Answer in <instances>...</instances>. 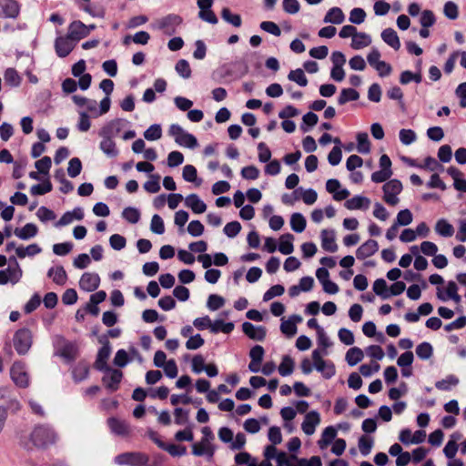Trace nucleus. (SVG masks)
Segmentation results:
<instances>
[{
    "label": "nucleus",
    "instance_id": "obj_1",
    "mask_svg": "<svg viewBox=\"0 0 466 466\" xmlns=\"http://www.w3.org/2000/svg\"><path fill=\"white\" fill-rule=\"evenodd\" d=\"M30 439L35 446L45 448L56 441L57 434L50 425L39 424L34 428Z\"/></svg>",
    "mask_w": 466,
    "mask_h": 466
},
{
    "label": "nucleus",
    "instance_id": "obj_2",
    "mask_svg": "<svg viewBox=\"0 0 466 466\" xmlns=\"http://www.w3.org/2000/svg\"><path fill=\"white\" fill-rule=\"evenodd\" d=\"M201 432L203 434L202 439L200 441L193 443L192 453L195 456H206L209 460L214 456L216 450L212 443L215 436L208 426L203 427Z\"/></svg>",
    "mask_w": 466,
    "mask_h": 466
},
{
    "label": "nucleus",
    "instance_id": "obj_3",
    "mask_svg": "<svg viewBox=\"0 0 466 466\" xmlns=\"http://www.w3.org/2000/svg\"><path fill=\"white\" fill-rule=\"evenodd\" d=\"M23 271L17 262L15 256L8 258V267L0 270V285L18 283L22 278Z\"/></svg>",
    "mask_w": 466,
    "mask_h": 466
},
{
    "label": "nucleus",
    "instance_id": "obj_4",
    "mask_svg": "<svg viewBox=\"0 0 466 466\" xmlns=\"http://www.w3.org/2000/svg\"><path fill=\"white\" fill-rule=\"evenodd\" d=\"M182 23V18L175 14H169L162 18L157 19L150 24L153 30L162 31L167 35H173L177 26Z\"/></svg>",
    "mask_w": 466,
    "mask_h": 466
},
{
    "label": "nucleus",
    "instance_id": "obj_5",
    "mask_svg": "<svg viewBox=\"0 0 466 466\" xmlns=\"http://www.w3.org/2000/svg\"><path fill=\"white\" fill-rule=\"evenodd\" d=\"M169 136L173 137L175 142L180 147H187L190 149L198 147V140L195 136L187 132L178 124H172L168 129Z\"/></svg>",
    "mask_w": 466,
    "mask_h": 466
},
{
    "label": "nucleus",
    "instance_id": "obj_6",
    "mask_svg": "<svg viewBox=\"0 0 466 466\" xmlns=\"http://www.w3.org/2000/svg\"><path fill=\"white\" fill-rule=\"evenodd\" d=\"M33 343V336L30 329L23 328L18 329L13 338L15 350L19 355L26 354Z\"/></svg>",
    "mask_w": 466,
    "mask_h": 466
},
{
    "label": "nucleus",
    "instance_id": "obj_7",
    "mask_svg": "<svg viewBox=\"0 0 466 466\" xmlns=\"http://www.w3.org/2000/svg\"><path fill=\"white\" fill-rule=\"evenodd\" d=\"M403 189L402 183L399 179H390L383 187V200L390 206H396L400 202L399 195Z\"/></svg>",
    "mask_w": 466,
    "mask_h": 466
},
{
    "label": "nucleus",
    "instance_id": "obj_8",
    "mask_svg": "<svg viewBox=\"0 0 466 466\" xmlns=\"http://www.w3.org/2000/svg\"><path fill=\"white\" fill-rule=\"evenodd\" d=\"M10 376L16 386L20 388H27L29 386V376L23 362H14L10 370Z\"/></svg>",
    "mask_w": 466,
    "mask_h": 466
},
{
    "label": "nucleus",
    "instance_id": "obj_9",
    "mask_svg": "<svg viewBox=\"0 0 466 466\" xmlns=\"http://www.w3.org/2000/svg\"><path fill=\"white\" fill-rule=\"evenodd\" d=\"M116 463L129 466H148V458L142 453H122L115 458Z\"/></svg>",
    "mask_w": 466,
    "mask_h": 466
},
{
    "label": "nucleus",
    "instance_id": "obj_10",
    "mask_svg": "<svg viewBox=\"0 0 466 466\" xmlns=\"http://www.w3.org/2000/svg\"><path fill=\"white\" fill-rule=\"evenodd\" d=\"M102 371L105 373L102 381L106 388L112 392L117 390L123 378V372L119 370L111 369L110 367Z\"/></svg>",
    "mask_w": 466,
    "mask_h": 466
},
{
    "label": "nucleus",
    "instance_id": "obj_11",
    "mask_svg": "<svg viewBox=\"0 0 466 466\" xmlns=\"http://www.w3.org/2000/svg\"><path fill=\"white\" fill-rule=\"evenodd\" d=\"M55 51L58 57H66L75 48V43L67 35H59L55 39Z\"/></svg>",
    "mask_w": 466,
    "mask_h": 466
},
{
    "label": "nucleus",
    "instance_id": "obj_12",
    "mask_svg": "<svg viewBox=\"0 0 466 466\" xmlns=\"http://www.w3.org/2000/svg\"><path fill=\"white\" fill-rule=\"evenodd\" d=\"M0 10L3 17L15 19L19 16L21 5L16 0H0Z\"/></svg>",
    "mask_w": 466,
    "mask_h": 466
},
{
    "label": "nucleus",
    "instance_id": "obj_13",
    "mask_svg": "<svg viewBox=\"0 0 466 466\" xmlns=\"http://www.w3.org/2000/svg\"><path fill=\"white\" fill-rule=\"evenodd\" d=\"M66 35L77 44L80 40L87 36L86 25L79 20L71 22L68 25Z\"/></svg>",
    "mask_w": 466,
    "mask_h": 466
},
{
    "label": "nucleus",
    "instance_id": "obj_14",
    "mask_svg": "<svg viewBox=\"0 0 466 466\" xmlns=\"http://www.w3.org/2000/svg\"><path fill=\"white\" fill-rule=\"evenodd\" d=\"M320 423V415L316 410H311L305 415L301 429L306 435H312L316 427Z\"/></svg>",
    "mask_w": 466,
    "mask_h": 466
},
{
    "label": "nucleus",
    "instance_id": "obj_15",
    "mask_svg": "<svg viewBox=\"0 0 466 466\" xmlns=\"http://www.w3.org/2000/svg\"><path fill=\"white\" fill-rule=\"evenodd\" d=\"M99 284L100 278L96 273L86 272L79 280L80 289L87 292L96 290L99 287Z\"/></svg>",
    "mask_w": 466,
    "mask_h": 466
},
{
    "label": "nucleus",
    "instance_id": "obj_16",
    "mask_svg": "<svg viewBox=\"0 0 466 466\" xmlns=\"http://www.w3.org/2000/svg\"><path fill=\"white\" fill-rule=\"evenodd\" d=\"M111 354V346L108 340H106L104 345L99 349L95 361L94 367L97 370H103L109 368L107 360Z\"/></svg>",
    "mask_w": 466,
    "mask_h": 466
},
{
    "label": "nucleus",
    "instance_id": "obj_17",
    "mask_svg": "<svg viewBox=\"0 0 466 466\" xmlns=\"http://www.w3.org/2000/svg\"><path fill=\"white\" fill-rule=\"evenodd\" d=\"M243 332L251 339L262 341L266 337V329L262 326H255L250 322L242 324Z\"/></svg>",
    "mask_w": 466,
    "mask_h": 466
},
{
    "label": "nucleus",
    "instance_id": "obj_18",
    "mask_svg": "<svg viewBox=\"0 0 466 466\" xmlns=\"http://www.w3.org/2000/svg\"><path fill=\"white\" fill-rule=\"evenodd\" d=\"M378 249V242L374 239H369L358 248L356 257L358 259H365L375 254Z\"/></svg>",
    "mask_w": 466,
    "mask_h": 466
},
{
    "label": "nucleus",
    "instance_id": "obj_19",
    "mask_svg": "<svg viewBox=\"0 0 466 466\" xmlns=\"http://www.w3.org/2000/svg\"><path fill=\"white\" fill-rule=\"evenodd\" d=\"M321 247L324 250L329 252H336L338 245L335 242L334 230L322 229L320 233Z\"/></svg>",
    "mask_w": 466,
    "mask_h": 466
},
{
    "label": "nucleus",
    "instance_id": "obj_20",
    "mask_svg": "<svg viewBox=\"0 0 466 466\" xmlns=\"http://www.w3.org/2000/svg\"><path fill=\"white\" fill-rule=\"evenodd\" d=\"M185 205L196 214H202L207 209L206 203L197 194H190L185 198Z\"/></svg>",
    "mask_w": 466,
    "mask_h": 466
},
{
    "label": "nucleus",
    "instance_id": "obj_21",
    "mask_svg": "<svg viewBox=\"0 0 466 466\" xmlns=\"http://www.w3.org/2000/svg\"><path fill=\"white\" fill-rule=\"evenodd\" d=\"M370 205V198L360 195L355 196L345 202V207L350 210L368 209Z\"/></svg>",
    "mask_w": 466,
    "mask_h": 466
},
{
    "label": "nucleus",
    "instance_id": "obj_22",
    "mask_svg": "<svg viewBox=\"0 0 466 466\" xmlns=\"http://www.w3.org/2000/svg\"><path fill=\"white\" fill-rule=\"evenodd\" d=\"M37 227L33 223H27L23 228H16L14 234L22 240H27L36 236Z\"/></svg>",
    "mask_w": 466,
    "mask_h": 466
},
{
    "label": "nucleus",
    "instance_id": "obj_23",
    "mask_svg": "<svg viewBox=\"0 0 466 466\" xmlns=\"http://www.w3.org/2000/svg\"><path fill=\"white\" fill-rule=\"evenodd\" d=\"M107 424L111 431L116 435L125 436L129 432L128 424L124 420L116 418H109L107 420Z\"/></svg>",
    "mask_w": 466,
    "mask_h": 466
},
{
    "label": "nucleus",
    "instance_id": "obj_24",
    "mask_svg": "<svg viewBox=\"0 0 466 466\" xmlns=\"http://www.w3.org/2000/svg\"><path fill=\"white\" fill-rule=\"evenodd\" d=\"M382 40L392 47L394 50H399L400 47V38L396 31L392 28H386L381 32Z\"/></svg>",
    "mask_w": 466,
    "mask_h": 466
},
{
    "label": "nucleus",
    "instance_id": "obj_25",
    "mask_svg": "<svg viewBox=\"0 0 466 466\" xmlns=\"http://www.w3.org/2000/svg\"><path fill=\"white\" fill-rule=\"evenodd\" d=\"M47 276L51 278L56 284L60 286L65 285L67 280V274L62 266L50 268Z\"/></svg>",
    "mask_w": 466,
    "mask_h": 466
},
{
    "label": "nucleus",
    "instance_id": "obj_26",
    "mask_svg": "<svg viewBox=\"0 0 466 466\" xmlns=\"http://www.w3.org/2000/svg\"><path fill=\"white\" fill-rule=\"evenodd\" d=\"M99 148L107 157L113 158L117 157L119 154L113 138H102L99 144Z\"/></svg>",
    "mask_w": 466,
    "mask_h": 466
},
{
    "label": "nucleus",
    "instance_id": "obj_27",
    "mask_svg": "<svg viewBox=\"0 0 466 466\" xmlns=\"http://www.w3.org/2000/svg\"><path fill=\"white\" fill-rule=\"evenodd\" d=\"M337 430L333 426H328L324 429L321 438L318 441L320 449L327 448L336 438Z\"/></svg>",
    "mask_w": 466,
    "mask_h": 466
},
{
    "label": "nucleus",
    "instance_id": "obj_28",
    "mask_svg": "<svg viewBox=\"0 0 466 466\" xmlns=\"http://www.w3.org/2000/svg\"><path fill=\"white\" fill-rule=\"evenodd\" d=\"M294 236L290 233L284 234L279 238L278 249L284 255H289L294 250L293 246Z\"/></svg>",
    "mask_w": 466,
    "mask_h": 466
},
{
    "label": "nucleus",
    "instance_id": "obj_29",
    "mask_svg": "<svg viewBox=\"0 0 466 466\" xmlns=\"http://www.w3.org/2000/svg\"><path fill=\"white\" fill-rule=\"evenodd\" d=\"M344 20H345V15L343 14L342 10L339 7H332L327 12V14L323 19V22L335 24V25H340L344 22Z\"/></svg>",
    "mask_w": 466,
    "mask_h": 466
},
{
    "label": "nucleus",
    "instance_id": "obj_30",
    "mask_svg": "<svg viewBox=\"0 0 466 466\" xmlns=\"http://www.w3.org/2000/svg\"><path fill=\"white\" fill-rule=\"evenodd\" d=\"M59 355L67 360H74L77 355V347L70 341H64L59 349Z\"/></svg>",
    "mask_w": 466,
    "mask_h": 466
},
{
    "label": "nucleus",
    "instance_id": "obj_31",
    "mask_svg": "<svg viewBox=\"0 0 466 466\" xmlns=\"http://www.w3.org/2000/svg\"><path fill=\"white\" fill-rule=\"evenodd\" d=\"M42 252V248L35 243L30 244L27 247L19 246L16 248V257L25 258V257H34Z\"/></svg>",
    "mask_w": 466,
    "mask_h": 466
},
{
    "label": "nucleus",
    "instance_id": "obj_32",
    "mask_svg": "<svg viewBox=\"0 0 466 466\" xmlns=\"http://www.w3.org/2000/svg\"><path fill=\"white\" fill-rule=\"evenodd\" d=\"M435 231L441 237L449 238L453 235L454 228L446 219L441 218L436 222Z\"/></svg>",
    "mask_w": 466,
    "mask_h": 466
},
{
    "label": "nucleus",
    "instance_id": "obj_33",
    "mask_svg": "<svg viewBox=\"0 0 466 466\" xmlns=\"http://www.w3.org/2000/svg\"><path fill=\"white\" fill-rule=\"evenodd\" d=\"M234 329V324L232 322H224L222 319H216L215 321H211L210 332L211 333H218L223 332L225 334H229Z\"/></svg>",
    "mask_w": 466,
    "mask_h": 466
},
{
    "label": "nucleus",
    "instance_id": "obj_34",
    "mask_svg": "<svg viewBox=\"0 0 466 466\" xmlns=\"http://www.w3.org/2000/svg\"><path fill=\"white\" fill-rule=\"evenodd\" d=\"M314 368L327 380L332 378L336 373L335 366L331 361L323 360L316 363Z\"/></svg>",
    "mask_w": 466,
    "mask_h": 466
},
{
    "label": "nucleus",
    "instance_id": "obj_35",
    "mask_svg": "<svg viewBox=\"0 0 466 466\" xmlns=\"http://www.w3.org/2000/svg\"><path fill=\"white\" fill-rule=\"evenodd\" d=\"M371 44V37L366 33H356L351 41V47L355 50L361 49Z\"/></svg>",
    "mask_w": 466,
    "mask_h": 466
},
{
    "label": "nucleus",
    "instance_id": "obj_36",
    "mask_svg": "<svg viewBox=\"0 0 466 466\" xmlns=\"http://www.w3.org/2000/svg\"><path fill=\"white\" fill-rule=\"evenodd\" d=\"M360 98V94L353 88H343L338 97V104L342 106L350 101H356Z\"/></svg>",
    "mask_w": 466,
    "mask_h": 466
},
{
    "label": "nucleus",
    "instance_id": "obj_37",
    "mask_svg": "<svg viewBox=\"0 0 466 466\" xmlns=\"http://www.w3.org/2000/svg\"><path fill=\"white\" fill-rule=\"evenodd\" d=\"M459 379L455 375H448L445 379L438 380L435 387L440 390L448 391L459 384Z\"/></svg>",
    "mask_w": 466,
    "mask_h": 466
},
{
    "label": "nucleus",
    "instance_id": "obj_38",
    "mask_svg": "<svg viewBox=\"0 0 466 466\" xmlns=\"http://www.w3.org/2000/svg\"><path fill=\"white\" fill-rule=\"evenodd\" d=\"M346 361L350 366H355L363 359V351L358 348H350L346 353Z\"/></svg>",
    "mask_w": 466,
    "mask_h": 466
},
{
    "label": "nucleus",
    "instance_id": "obj_39",
    "mask_svg": "<svg viewBox=\"0 0 466 466\" xmlns=\"http://www.w3.org/2000/svg\"><path fill=\"white\" fill-rule=\"evenodd\" d=\"M306 218L300 213H294L290 218V227L293 231L297 233H301L306 228Z\"/></svg>",
    "mask_w": 466,
    "mask_h": 466
},
{
    "label": "nucleus",
    "instance_id": "obj_40",
    "mask_svg": "<svg viewBox=\"0 0 466 466\" xmlns=\"http://www.w3.org/2000/svg\"><path fill=\"white\" fill-rule=\"evenodd\" d=\"M73 379L76 382L86 380L89 374V367L86 363H78L72 371Z\"/></svg>",
    "mask_w": 466,
    "mask_h": 466
},
{
    "label": "nucleus",
    "instance_id": "obj_41",
    "mask_svg": "<svg viewBox=\"0 0 466 466\" xmlns=\"http://www.w3.org/2000/svg\"><path fill=\"white\" fill-rule=\"evenodd\" d=\"M357 150L360 154H368L370 151L369 136L365 132L357 135Z\"/></svg>",
    "mask_w": 466,
    "mask_h": 466
},
{
    "label": "nucleus",
    "instance_id": "obj_42",
    "mask_svg": "<svg viewBox=\"0 0 466 466\" xmlns=\"http://www.w3.org/2000/svg\"><path fill=\"white\" fill-rule=\"evenodd\" d=\"M294 370V361L291 357L285 355L279 366V372L282 377L290 375Z\"/></svg>",
    "mask_w": 466,
    "mask_h": 466
},
{
    "label": "nucleus",
    "instance_id": "obj_43",
    "mask_svg": "<svg viewBox=\"0 0 466 466\" xmlns=\"http://www.w3.org/2000/svg\"><path fill=\"white\" fill-rule=\"evenodd\" d=\"M432 354L433 348L429 342H421L416 347V355L420 360H427L431 358Z\"/></svg>",
    "mask_w": 466,
    "mask_h": 466
},
{
    "label": "nucleus",
    "instance_id": "obj_44",
    "mask_svg": "<svg viewBox=\"0 0 466 466\" xmlns=\"http://www.w3.org/2000/svg\"><path fill=\"white\" fill-rule=\"evenodd\" d=\"M182 177L187 182H196L198 186L201 184V179L198 180L197 168L192 165H186L183 167Z\"/></svg>",
    "mask_w": 466,
    "mask_h": 466
},
{
    "label": "nucleus",
    "instance_id": "obj_45",
    "mask_svg": "<svg viewBox=\"0 0 466 466\" xmlns=\"http://www.w3.org/2000/svg\"><path fill=\"white\" fill-rule=\"evenodd\" d=\"M373 291L383 299H389V289L385 279H378L373 283Z\"/></svg>",
    "mask_w": 466,
    "mask_h": 466
},
{
    "label": "nucleus",
    "instance_id": "obj_46",
    "mask_svg": "<svg viewBox=\"0 0 466 466\" xmlns=\"http://www.w3.org/2000/svg\"><path fill=\"white\" fill-rule=\"evenodd\" d=\"M458 292V287L457 284L451 280L447 283L445 293L442 292V290L438 288L437 291V298L441 301H446L449 299V298Z\"/></svg>",
    "mask_w": 466,
    "mask_h": 466
},
{
    "label": "nucleus",
    "instance_id": "obj_47",
    "mask_svg": "<svg viewBox=\"0 0 466 466\" xmlns=\"http://www.w3.org/2000/svg\"><path fill=\"white\" fill-rule=\"evenodd\" d=\"M319 121V116L313 112H308L302 116V124L300 125V128L303 132H309V127L317 125Z\"/></svg>",
    "mask_w": 466,
    "mask_h": 466
},
{
    "label": "nucleus",
    "instance_id": "obj_48",
    "mask_svg": "<svg viewBox=\"0 0 466 466\" xmlns=\"http://www.w3.org/2000/svg\"><path fill=\"white\" fill-rule=\"evenodd\" d=\"M297 460L299 458L296 455L288 456L284 451H279L277 455L278 466H297Z\"/></svg>",
    "mask_w": 466,
    "mask_h": 466
},
{
    "label": "nucleus",
    "instance_id": "obj_49",
    "mask_svg": "<svg viewBox=\"0 0 466 466\" xmlns=\"http://www.w3.org/2000/svg\"><path fill=\"white\" fill-rule=\"evenodd\" d=\"M288 79L297 83L299 86H306L308 85V79L304 71L300 68L291 70L288 75Z\"/></svg>",
    "mask_w": 466,
    "mask_h": 466
},
{
    "label": "nucleus",
    "instance_id": "obj_50",
    "mask_svg": "<svg viewBox=\"0 0 466 466\" xmlns=\"http://www.w3.org/2000/svg\"><path fill=\"white\" fill-rule=\"evenodd\" d=\"M122 217L131 224H136L140 219V212L137 208L127 207L122 211Z\"/></svg>",
    "mask_w": 466,
    "mask_h": 466
},
{
    "label": "nucleus",
    "instance_id": "obj_51",
    "mask_svg": "<svg viewBox=\"0 0 466 466\" xmlns=\"http://www.w3.org/2000/svg\"><path fill=\"white\" fill-rule=\"evenodd\" d=\"M162 137V128L159 124L151 125L145 132L144 137L148 141H155Z\"/></svg>",
    "mask_w": 466,
    "mask_h": 466
},
{
    "label": "nucleus",
    "instance_id": "obj_52",
    "mask_svg": "<svg viewBox=\"0 0 466 466\" xmlns=\"http://www.w3.org/2000/svg\"><path fill=\"white\" fill-rule=\"evenodd\" d=\"M222 18L228 24L239 27L241 25V17L239 15H234L228 7H224L221 11Z\"/></svg>",
    "mask_w": 466,
    "mask_h": 466
},
{
    "label": "nucleus",
    "instance_id": "obj_53",
    "mask_svg": "<svg viewBox=\"0 0 466 466\" xmlns=\"http://www.w3.org/2000/svg\"><path fill=\"white\" fill-rule=\"evenodd\" d=\"M4 79L11 86H18L21 83V77L14 68H7L5 70Z\"/></svg>",
    "mask_w": 466,
    "mask_h": 466
},
{
    "label": "nucleus",
    "instance_id": "obj_54",
    "mask_svg": "<svg viewBox=\"0 0 466 466\" xmlns=\"http://www.w3.org/2000/svg\"><path fill=\"white\" fill-rule=\"evenodd\" d=\"M413 217L412 213L410 209H402L400 210L396 217L395 224L396 226H408L412 222Z\"/></svg>",
    "mask_w": 466,
    "mask_h": 466
},
{
    "label": "nucleus",
    "instance_id": "obj_55",
    "mask_svg": "<svg viewBox=\"0 0 466 466\" xmlns=\"http://www.w3.org/2000/svg\"><path fill=\"white\" fill-rule=\"evenodd\" d=\"M399 137L403 145L409 146L416 141L417 135L412 129L403 128L400 130Z\"/></svg>",
    "mask_w": 466,
    "mask_h": 466
},
{
    "label": "nucleus",
    "instance_id": "obj_56",
    "mask_svg": "<svg viewBox=\"0 0 466 466\" xmlns=\"http://www.w3.org/2000/svg\"><path fill=\"white\" fill-rule=\"evenodd\" d=\"M150 230L157 235H162L165 232V225L162 218L155 214L153 215L150 222Z\"/></svg>",
    "mask_w": 466,
    "mask_h": 466
},
{
    "label": "nucleus",
    "instance_id": "obj_57",
    "mask_svg": "<svg viewBox=\"0 0 466 466\" xmlns=\"http://www.w3.org/2000/svg\"><path fill=\"white\" fill-rule=\"evenodd\" d=\"M422 80L420 73H412L411 71L406 70L400 74V82L402 85H407L411 81L416 82L417 84L420 83Z\"/></svg>",
    "mask_w": 466,
    "mask_h": 466
},
{
    "label": "nucleus",
    "instance_id": "obj_58",
    "mask_svg": "<svg viewBox=\"0 0 466 466\" xmlns=\"http://www.w3.org/2000/svg\"><path fill=\"white\" fill-rule=\"evenodd\" d=\"M175 423L177 425H187L189 422V410L182 408L174 410Z\"/></svg>",
    "mask_w": 466,
    "mask_h": 466
},
{
    "label": "nucleus",
    "instance_id": "obj_59",
    "mask_svg": "<svg viewBox=\"0 0 466 466\" xmlns=\"http://www.w3.org/2000/svg\"><path fill=\"white\" fill-rule=\"evenodd\" d=\"M225 304V299L217 294H211L208 296V301H207V307L212 310H218V309L222 308Z\"/></svg>",
    "mask_w": 466,
    "mask_h": 466
},
{
    "label": "nucleus",
    "instance_id": "obj_60",
    "mask_svg": "<svg viewBox=\"0 0 466 466\" xmlns=\"http://www.w3.org/2000/svg\"><path fill=\"white\" fill-rule=\"evenodd\" d=\"M366 12L360 7L353 8L350 13L349 20L355 25H360L365 21Z\"/></svg>",
    "mask_w": 466,
    "mask_h": 466
},
{
    "label": "nucleus",
    "instance_id": "obj_61",
    "mask_svg": "<svg viewBox=\"0 0 466 466\" xmlns=\"http://www.w3.org/2000/svg\"><path fill=\"white\" fill-rule=\"evenodd\" d=\"M456 434H452L451 439L446 443L443 449V453L449 460L453 459L458 451V445L454 440Z\"/></svg>",
    "mask_w": 466,
    "mask_h": 466
},
{
    "label": "nucleus",
    "instance_id": "obj_62",
    "mask_svg": "<svg viewBox=\"0 0 466 466\" xmlns=\"http://www.w3.org/2000/svg\"><path fill=\"white\" fill-rule=\"evenodd\" d=\"M52 190V184L49 180L45 181L43 184L33 185L30 188V193L34 196L45 195Z\"/></svg>",
    "mask_w": 466,
    "mask_h": 466
},
{
    "label": "nucleus",
    "instance_id": "obj_63",
    "mask_svg": "<svg viewBox=\"0 0 466 466\" xmlns=\"http://www.w3.org/2000/svg\"><path fill=\"white\" fill-rule=\"evenodd\" d=\"M82 170V163L78 157H73L69 160L67 173L71 177H77Z\"/></svg>",
    "mask_w": 466,
    "mask_h": 466
},
{
    "label": "nucleus",
    "instance_id": "obj_64",
    "mask_svg": "<svg viewBox=\"0 0 466 466\" xmlns=\"http://www.w3.org/2000/svg\"><path fill=\"white\" fill-rule=\"evenodd\" d=\"M176 71L177 73L182 76L183 78H189L191 76V69L189 64L185 59H180L176 64Z\"/></svg>",
    "mask_w": 466,
    "mask_h": 466
}]
</instances>
